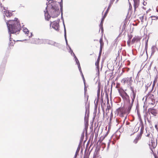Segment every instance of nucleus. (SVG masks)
Returning <instances> with one entry per match:
<instances>
[{"label":"nucleus","instance_id":"obj_1","mask_svg":"<svg viewBox=\"0 0 158 158\" xmlns=\"http://www.w3.org/2000/svg\"><path fill=\"white\" fill-rule=\"evenodd\" d=\"M10 34L16 33L19 31L20 23L17 19L14 20H9L6 22Z\"/></svg>","mask_w":158,"mask_h":158},{"label":"nucleus","instance_id":"obj_2","mask_svg":"<svg viewBox=\"0 0 158 158\" xmlns=\"http://www.w3.org/2000/svg\"><path fill=\"white\" fill-rule=\"evenodd\" d=\"M55 4L53 2L51 4V7L49 10V14L51 15V17L53 18L56 17L59 15L60 12L58 6H55Z\"/></svg>","mask_w":158,"mask_h":158},{"label":"nucleus","instance_id":"obj_3","mask_svg":"<svg viewBox=\"0 0 158 158\" xmlns=\"http://www.w3.org/2000/svg\"><path fill=\"white\" fill-rule=\"evenodd\" d=\"M147 143L149 146L150 148L153 152L152 149L155 148L157 146V141L155 140L153 137H150L148 139H146Z\"/></svg>","mask_w":158,"mask_h":158},{"label":"nucleus","instance_id":"obj_4","mask_svg":"<svg viewBox=\"0 0 158 158\" xmlns=\"http://www.w3.org/2000/svg\"><path fill=\"white\" fill-rule=\"evenodd\" d=\"M118 91L120 95L124 100L128 101L129 103V105L128 106V107H129V106L131 105V102H130V97L129 95L122 89H118ZM128 109H130V108H128Z\"/></svg>","mask_w":158,"mask_h":158},{"label":"nucleus","instance_id":"obj_5","mask_svg":"<svg viewBox=\"0 0 158 158\" xmlns=\"http://www.w3.org/2000/svg\"><path fill=\"white\" fill-rule=\"evenodd\" d=\"M130 89L132 92V93H131L130 95L131 97V98L132 100L131 102V105L129 106V108H130V109H131L132 108L133 103L135 98L136 94V92L134 91V88L133 87L131 86L130 87Z\"/></svg>","mask_w":158,"mask_h":158},{"label":"nucleus","instance_id":"obj_6","mask_svg":"<svg viewBox=\"0 0 158 158\" xmlns=\"http://www.w3.org/2000/svg\"><path fill=\"white\" fill-rule=\"evenodd\" d=\"M132 81L131 77H125L123 78L121 81L123 83L124 85H131Z\"/></svg>","mask_w":158,"mask_h":158},{"label":"nucleus","instance_id":"obj_7","mask_svg":"<svg viewBox=\"0 0 158 158\" xmlns=\"http://www.w3.org/2000/svg\"><path fill=\"white\" fill-rule=\"evenodd\" d=\"M30 41L31 44H39L42 43L43 40L38 38H32L31 39Z\"/></svg>","mask_w":158,"mask_h":158},{"label":"nucleus","instance_id":"obj_8","mask_svg":"<svg viewBox=\"0 0 158 158\" xmlns=\"http://www.w3.org/2000/svg\"><path fill=\"white\" fill-rule=\"evenodd\" d=\"M146 99H150L152 102H155V100L154 95L151 94L150 93H148L146 96Z\"/></svg>","mask_w":158,"mask_h":158},{"label":"nucleus","instance_id":"obj_9","mask_svg":"<svg viewBox=\"0 0 158 158\" xmlns=\"http://www.w3.org/2000/svg\"><path fill=\"white\" fill-rule=\"evenodd\" d=\"M141 37L138 36H135L131 40V43L134 44L135 42L139 41L141 39Z\"/></svg>","mask_w":158,"mask_h":158},{"label":"nucleus","instance_id":"obj_10","mask_svg":"<svg viewBox=\"0 0 158 158\" xmlns=\"http://www.w3.org/2000/svg\"><path fill=\"white\" fill-rule=\"evenodd\" d=\"M134 1V11H135L136 9L138 8L139 5V0H133Z\"/></svg>","mask_w":158,"mask_h":158},{"label":"nucleus","instance_id":"obj_11","mask_svg":"<svg viewBox=\"0 0 158 158\" xmlns=\"http://www.w3.org/2000/svg\"><path fill=\"white\" fill-rule=\"evenodd\" d=\"M102 51H99V54L97 61L95 63V65L97 66V68H99V62L101 56Z\"/></svg>","mask_w":158,"mask_h":158},{"label":"nucleus","instance_id":"obj_12","mask_svg":"<svg viewBox=\"0 0 158 158\" xmlns=\"http://www.w3.org/2000/svg\"><path fill=\"white\" fill-rule=\"evenodd\" d=\"M52 27L56 30H58L59 27V25L58 23L57 22L54 21L53 22V23L52 25Z\"/></svg>","mask_w":158,"mask_h":158},{"label":"nucleus","instance_id":"obj_13","mask_svg":"<svg viewBox=\"0 0 158 158\" xmlns=\"http://www.w3.org/2000/svg\"><path fill=\"white\" fill-rule=\"evenodd\" d=\"M44 12L45 19L47 20H49L51 17V15L49 14V13H48L47 9H45V10L44 11Z\"/></svg>","mask_w":158,"mask_h":158},{"label":"nucleus","instance_id":"obj_14","mask_svg":"<svg viewBox=\"0 0 158 158\" xmlns=\"http://www.w3.org/2000/svg\"><path fill=\"white\" fill-rule=\"evenodd\" d=\"M85 99L86 100V102L85 103V107L86 109H89V102H88V96H85Z\"/></svg>","mask_w":158,"mask_h":158},{"label":"nucleus","instance_id":"obj_15","mask_svg":"<svg viewBox=\"0 0 158 158\" xmlns=\"http://www.w3.org/2000/svg\"><path fill=\"white\" fill-rule=\"evenodd\" d=\"M118 114L123 115L126 113V109H117Z\"/></svg>","mask_w":158,"mask_h":158},{"label":"nucleus","instance_id":"obj_16","mask_svg":"<svg viewBox=\"0 0 158 158\" xmlns=\"http://www.w3.org/2000/svg\"><path fill=\"white\" fill-rule=\"evenodd\" d=\"M99 42L100 44V51H102V49L104 45V43L103 41L102 37L100 39Z\"/></svg>","mask_w":158,"mask_h":158},{"label":"nucleus","instance_id":"obj_17","mask_svg":"<svg viewBox=\"0 0 158 158\" xmlns=\"http://www.w3.org/2000/svg\"><path fill=\"white\" fill-rule=\"evenodd\" d=\"M4 13L6 16L7 17H10L12 15V13L8 10H6L4 11Z\"/></svg>","mask_w":158,"mask_h":158},{"label":"nucleus","instance_id":"obj_18","mask_svg":"<svg viewBox=\"0 0 158 158\" xmlns=\"http://www.w3.org/2000/svg\"><path fill=\"white\" fill-rule=\"evenodd\" d=\"M148 112H150L152 114L155 116L157 114L155 109H148Z\"/></svg>","mask_w":158,"mask_h":158},{"label":"nucleus","instance_id":"obj_19","mask_svg":"<svg viewBox=\"0 0 158 158\" xmlns=\"http://www.w3.org/2000/svg\"><path fill=\"white\" fill-rule=\"evenodd\" d=\"M157 49V48L156 47V46H152L151 48V55H153L155 52L156 50Z\"/></svg>","mask_w":158,"mask_h":158},{"label":"nucleus","instance_id":"obj_20","mask_svg":"<svg viewBox=\"0 0 158 158\" xmlns=\"http://www.w3.org/2000/svg\"><path fill=\"white\" fill-rule=\"evenodd\" d=\"M141 139L140 138V135H137L136 137L134 139V140L133 142L135 144H136L138 141Z\"/></svg>","mask_w":158,"mask_h":158},{"label":"nucleus","instance_id":"obj_21","mask_svg":"<svg viewBox=\"0 0 158 158\" xmlns=\"http://www.w3.org/2000/svg\"><path fill=\"white\" fill-rule=\"evenodd\" d=\"M144 127V125L143 124H142L141 125V128L140 129V134L138 135L140 136V138H141L142 135L143 133Z\"/></svg>","mask_w":158,"mask_h":158},{"label":"nucleus","instance_id":"obj_22","mask_svg":"<svg viewBox=\"0 0 158 158\" xmlns=\"http://www.w3.org/2000/svg\"><path fill=\"white\" fill-rule=\"evenodd\" d=\"M111 6V4H110L109 5V6H108L107 10H106V12H105L104 15V16H103V17H104V18H105L106 17V16L107 15V13H108V11H109V9H110V7Z\"/></svg>","mask_w":158,"mask_h":158},{"label":"nucleus","instance_id":"obj_23","mask_svg":"<svg viewBox=\"0 0 158 158\" xmlns=\"http://www.w3.org/2000/svg\"><path fill=\"white\" fill-rule=\"evenodd\" d=\"M23 31L25 34H28L29 33V31L26 28H23Z\"/></svg>","mask_w":158,"mask_h":158},{"label":"nucleus","instance_id":"obj_24","mask_svg":"<svg viewBox=\"0 0 158 158\" xmlns=\"http://www.w3.org/2000/svg\"><path fill=\"white\" fill-rule=\"evenodd\" d=\"M105 18H104V17H103V18L102 19V20L101 21V22L100 23V26L101 27H102V26H103V23L104 21V20Z\"/></svg>","mask_w":158,"mask_h":158},{"label":"nucleus","instance_id":"obj_25","mask_svg":"<svg viewBox=\"0 0 158 158\" xmlns=\"http://www.w3.org/2000/svg\"><path fill=\"white\" fill-rule=\"evenodd\" d=\"M150 17L152 18V20H157L158 19V17L155 16H152Z\"/></svg>","mask_w":158,"mask_h":158},{"label":"nucleus","instance_id":"obj_26","mask_svg":"<svg viewBox=\"0 0 158 158\" xmlns=\"http://www.w3.org/2000/svg\"><path fill=\"white\" fill-rule=\"evenodd\" d=\"M75 61L78 65V68H80V64L77 58H76V59H75Z\"/></svg>","mask_w":158,"mask_h":158},{"label":"nucleus","instance_id":"obj_27","mask_svg":"<svg viewBox=\"0 0 158 158\" xmlns=\"http://www.w3.org/2000/svg\"><path fill=\"white\" fill-rule=\"evenodd\" d=\"M146 136L147 137V138L146 139H148L150 137H153L152 135H150L149 133L148 134H147V135H146Z\"/></svg>","mask_w":158,"mask_h":158},{"label":"nucleus","instance_id":"obj_28","mask_svg":"<svg viewBox=\"0 0 158 158\" xmlns=\"http://www.w3.org/2000/svg\"><path fill=\"white\" fill-rule=\"evenodd\" d=\"M148 49V42L147 41L145 44V50L146 51V52L147 53V50Z\"/></svg>","mask_w":158,"mask_h":158},{"label":"nucleus","instance_id":"obj_29","mask_svg":"<svg viewBox=\"0 0 158 158\" xmlns=\"http://www.w3.org/2000/svg\"><path fill=\"white\" fill-rule=\"evenodd\" d=\"M130 43H131V40H128L127 41V45L128 46H130Z\"/></svg>","mask_w":158,"mask_h":158},{"label":"nucleus","instance_id":"obj_30","mask_svg":"<svg viewBox=\"0 0 158 158\" xmlns=\"http://www.w3.org/2000/svg\"><path fill=\"white\" fill-rule=\"evenodd\" d=\"M129 10H132V6H131V3L130 2H129Z\"/></svg>","mask_w":158,"mask_h":158},{"label":"nucleus","instance_id":"obj_31","mask_svg":"<svg viewBox=\"0 0 158 158\" xmlns=\"http://www.w3.org/2000/svg\"><path fill=\"white\" fill-rule=\"evenodd\" d=\"M14 43H13L12 42H11L10 40L9 44V46H13L14 44Z\"/></svg>","mask_w":158,"mask_h":158},{"label":"nucleus","instance_id":"obj_32","mask_svg":"<svg viewBox=\"0 0 158 158\" xmlns=\"http://www.w3.org/2000/svg\"><path fill=\"white\" fill-rule=\"evenodd\" d=\"M133 35H128V37L129 38L128 40H131V39L132 38Z\"/></svg>","mask_w":158,"mask_h":158},{"label":"nucleus","instance_id":"obj_33","mask_svg":"<svg viewBox=\"0 0 158 158\" xmlns=\"http://www.w3.org/2000/svg\"><path fill=\"white\" fill-rule=\"evenodd\" d=\"M98 102H97L96 103L94 102V104L95 105V109H97L98 108Z\"/></svg>","mask_w":158,"mask_h":158},{"label":"nucleus","instance_id":"obj_34","mask_svg":"<svg viewBox=\"0 0 158 158\" xmlns=\"http://www.w3.org/2000/svg\"><path fill=\"white\" fill-rule=\"evenodd\" d=\"M100 86L99 84L98 85V93H100Z\"/></svg>","mask_w":158,"mask_h":158},{"label":"nucleus","instance_id":"obj_35","mask_svg":"<svg viewBox=\"0 0 158 158\" xmlns=\"http://www.w3.org/2000/svg\"><path fill=\"white\" fill-rule=\"evenodd\" d=\"M140 19L141 20V22H143V20L144 19V16H142V17H140Z\"/></svg>","mask_w":158,"mask_h":158},{"label":"nucleus","instance_id":"obj_36","mask_svg":"<svg viewBox=\"0 0 158 158\" xmlns=\"http://www.w3.org/2000/svg\"><path fill=\"white\" fill-rule=\"evenodd\" d=\"M157 78H156L155 79V80L153 81V83L156 84V82H157Z\"/></svg>","mask_w":158,"mask_h":158},{"label":"nucleus","instance_id":"obj_37","mask_svg":"<svg viewBox=\"0 0 158 158\" xmlns=\"http://www.w3.org/2000/svg\"><path fill=\"white\" fill-rule=\"evenodd\" d=\"M155 84L153 83L152 89L151 90V91H152L153 90V89H154V87L155 86Z\"/></svg>","mask_w":158,"mask_h":158},{"label":"nucleus","instance_id":"obj_38","mask_svg":"<svg viewBox=\"0 0 158 158\" xmlns=\"http://www.w3.org/2000/svg\"><path fill=\"white\" fill-rule=\"evenodd\" d=\"M88 125V121L86 120L85 121V127H86V126H87Z\"/></svg>","mask_w":158,"mask_h":158},{"label":"nucleus","instance_id":"obj_39","mask_svg":"<svg viewBox=\"0 0 158 158\" xmlns=\"http://www.w3.org/2000/svg\"><path fill=\"white\" fill-rule=\"evenodd\" d=\"M154 158H158V156L155 154H154Z\"/></svg>","mask_w":158,"mask_h":158},{"label":"nucleus","instance_id":"obj_40","mask_svg":"<svg viewBox=\"0 0 158 158\" xmlns=\"http://www.w3.org/2000/svg\"><path fill=\"white\" fill-rule=\"evenodd\" d=\"M155 127L156 129V130H158V127L157 125H155Z\"/></svg>","mask_w":158,"mask_h":158},{"label":"nucleus","instance_id":"obj_41","mask_svg":"<svg viewBox=\"0 0 158 158\" xmlns=\"http://www.w3.org/2000/svg\"><path fill=\"white\" fill-rule=\"evenodd\" d=\"M126 24H125V23H124V25H123V27H124V28H125V26H126Z\"/></svg>","mask_w":158,"mask_h":158},{"label":"nucleus","instance_id":"obj_42","mask_svg":"<svg viewBox=\"0 0 158 158\" xmlns=\"http://www.w3.org/2000/svg\"><path fill=\"white\" fill-rule=\"evenodd\" d=\"M52 22L51 21H50V26L51 27V25H52Z\"/></svg>","mask_w":158,"mask_h":158},{"label":"nucleus","instance_id":"obj_43","mask_svg":"<svg viewBox=\"0 0 158 158\" xmlns=\"http://www.w3.org/2000/svg\"><path fill=\"white\" fill-rule=\"evenodd\" d=\"M73 54L74 55V58H75V59H76V58H77V57H76V56H75V55L73 53Z\"/></svg>","mask_w":158,"mask_h":158},{"label":"nucleus","instance_id":"obj_44","mask_svg":"<svg viewBox=\"0 0 158 158\" xmlns=\"http://www.w3.org/2000/svg\"><path fill=\"white\" fill-rule=\"evenodd\" d=\"M79 70H80V71L81 70V67H80V68H79Z\"/></svg>","mask_w":158,"mask_h":158},{"label":"nucleus","instance_id":"obj_45","mask_svg":"<svg viewBox=\"0 0 158 158\" xmlns=\"http://www.w3.org/2000/svg\"><path fill=\"white\" fill-rule=\"evenodd\" d=\"M114 0H112V2H114Z\"/></svg>","mask_w":158,"mask_h":158},{"label":"nucleus","instance_id":"obj_46","mask_svg":"<svg viewBox=\"0 0 158 158\" xmlns=\"http://www.w3.org/2000/svg\"><path fill=\"white\" fill-rule=\"evenodd\" d=\"M103 111L104 112V109H103Z\"/></svg>","mask_w":158,"mask_h":158},{"label":"nucleus","instance_id":"obj_47","mask_svg":"<svg viewBox=\"0 0 158 158\" xmlns=\"http://www.w3.org/2000/svg\"><path fill=\"white\" fill-rule=\"evenodd\" d=\"M110 144V143H109V144H108V145H109Z\"/></svg>","mask_w":158,"mask_h":158},{"label":"nucleus","instance_id":"obj_48","mask_svg":"<svg viewBox=\"0 0 158 158\" xmlns=\"http://www.w3.org/2000/svg\"><path fill=\"white\" fill-rule=\"evenodd\" d=\"M116 88H117V87H118V86H116Z\"/></svg>","mask_w":158,"mask_h":158}]
</instances>
